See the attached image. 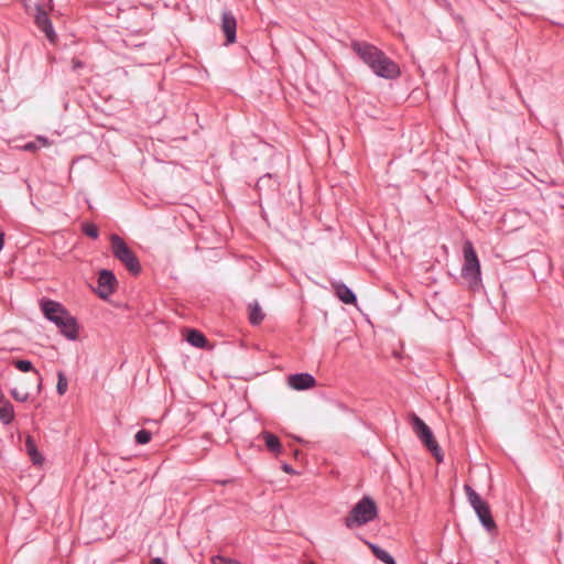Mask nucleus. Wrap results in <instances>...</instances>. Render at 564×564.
<instances>
[{"instance_id":"f257e3e1","label":"nucleus","mask_w":564,"mask_h":564,"mask_svg":"<svg viewBox=\"0 0 564 564\" xmlns=\"http://www.w3.org/2000/svg\"><path fill=\"white\" fill-rule=\"evenodd\" d=\"M351 48L376 76L384 79H395L400 76L399 65L377 46L364 41H352Z\"/></svg>"},{"instance_id":"f03ea898","label":"nucleus","mask_w":564,"mask_h":564,"mask_svg":"<svg viewBox=\"0 0 564 564\" xmlns=\"http://www.w3.org/2000/svg\"><path fill=\"white\" fill-rule=\"evenodd\" d=\"M40 308L45 318L55 324L67 339L76 340L78 338V322L62 303L51 299H42Z\"/></svg>"},{"instance_id":"7ed1b4c3","label":"nucleus","mask_w":564,"mask_h":564,"mask_svg":"<svg viewBox=\"0 0 564 564\" xmlns=\"http://www.w3.org/2000/svg\"><path fill=\"white\" fill-rule=\"evenodd\" d=\"M378 517V507L369 496H364L344 518L347 529H356L368 524Z\"/></svg>"},{"instance_id":"20e7f679","label":"nucleus","mask_w":564,"mask_h":564,"mask_svg":"<svg viewBox=\"0 0 564 564\" xmlns=\"http://www.w3.org/2000/svg\"><path fill=\"white\" fill-rule=\"evenodd\" d=\"M463 252L464 264L462 268V276L467 282L470 291L478 292L482 288L480 262L470 241L464 243Z\"/></svg>"},{"instance_id":"39448f33","label":"nucleus","mask_w":564,"mask_h":564,"mask_svg":"<svg viewBox=\"0 0 564 564\" xmlns=\"http://www.w3.org/2000/svg\"><path fill=\"white\" fill-rule=\"evenodd\" d=\"M111 249L113 257L119 260L132 275H139L142 271L140 261L126 241L117 234L111 235Z\"/></svg>"},{"instance_id":"423d86ee","label":"nucleus","mask_w":564,"mask_h":564,"mask_svg":"<svg viewBox=\"0 0 564 564\" xmlns=\"http://www.w3.org/2000/svg\"><path fill=\"white\" fill-rule=\"evenodd\" d=\"M410 422L412 429L417 436V438L422 442V444L426 447L429 452L435 457V459L441 463L444 459L443 452L436 442L434 434L430 426L415 413H411Z\"/></svg>"},{"instance_id":"0eeeda50","label":"nucleus","mask_w":564,"mask_h":564,"mask_svg":"<svg viewBox=\"0 0 564 564\" xmlns=\"http://www.w3.org/2000/svg\"><path fill=\"white\" fill-rule=\"evenodd\" d=\"M468 502L476 512L481 525L491 532L496 530L497 525L492 518L489 505L469 486H464Z\"/></svg>"},{"instance_id":"6e6552de","label":"nucleus","mask_w":564,"mask_h":564,"mask_svg":"<svg viewBox=\"0 0 564 564\" xmlns=\"http://www.w3.org/2000/svg\"><path fill=\"white\" fill-rule=\"evenodd\" d=\"M97 282L98 288L95 292L102 300H107L115 292L118 284L115 273L108 269H101L98 272Z\"/></svg>"},{"instance_id":"1a4fd4ad","label":"nucleus","mask_w":564,"mask_h":564,"mask_svg":"<svg viewBox=\"0 0 564 564\" xmlns=\"http://www.w3.org/2000/svg\"><path fill=\"white\" fill-rule=\"evenodd\" d=\"M254 188L260 198L262 196L272 198L275 197L280 191V182L276 175L267 173L258 178Z\"/></svg>"},{"instance_id":"9d476101","label":"nucleus","mask_w":564,"mask_h":564,"mask_svg":"<svg viewBox=\"0 0 564 564\" xmlns=\"http://www.w3.org/2000/svg\"><path fill=\"white\" fill-rule=\"evenodd\" d=\"M34 23L37 29L45 34L48 42L54 43L57 40L52 21L43 6L40 3L35 4Z\"/></svg>"},{"instance_id":"9b49d317","label":"nucleus","mask_w":564,"mask_h":564,"mask_svg":"<svg viewBox=\"0 0 564 564\" xmlns=\"http://www.w3.org/2000/svg\"><path fill=\"white\" fill-rule=\"evenodd\" d=\"M220 29L226 37V44H232L237 40V20L229 10L221 12Z\"/></svg>"},{"instance_id":"f8f14e48","label":"nucleus","mask_w":564,"mask_h":564,"mask_svg":"<svg viewBox=\"0 0 564 564\" xmlns=\"http://www.w3.org/2000/svg\"><path fill=\"white\" fill-rule=\"evenodd\" d=\"M288 384L296 391H305L316 386L315 378L308 372L293 373L288 377Z\"/></svg>"},{"instance_id":"ddd939ff","label":"nucleus","mask_w":564,"mask_h":564,"mask_svg":"<svg viewBox=\"0 0 564 564\" xmlns=\"http://www.w3.org/2000/svg\"><path fill=\"white\" fill-rule=\"evenodd\" d=\"M335 293L337 297L345 304H356L357 296L354 291L348 288L345 283H336L334 284Z\"/></svg>"},{"instance_id":"4468645a","label":"nucleus","mask_w":564,"mask_h":564,"mask_svg":"<svg viewBox=\"0 0 564 564\" xmlns=\"http://www.w3.org/2000/svg\"><path fill=\"white\" fill-rule=\"evenodd\" d=\"M25 449L28 455L30 456V459L34 465H41L44 460V457L39 452L36 443L33 438V436L28 435L25 438Z\"/></svg>"},{"instance_id":"2eb2a0df","label":"nucleus","mask_w":564,"mask_h":564,"mask_svg":"<svg viewBox=\"0 0 564 564\" xmlns=\"http://www.w3.org/2000/svg\"><path fill=\"white\" fill-rule=\"evenodd\" d=\"M15 417L14 408L6 398L0 402V422L9 425Z\"/></svg>"},{"instance_id":"dca6fc26","label":"nucleus","mask_w":564,"mask_h":564,"mask_svg":"<svg viewBox=\"0 0 564 564\" xmlns=\"http://www.w3.org/2000/svg\"><path fill=\"white\" fill-rule=\"evenodd\" d=\"M186 341L196 348H205L208 345L206 336L194 328L187 330Z\"/></svg>"},{"instance_id":"f3484780","label":"nucleus","mask_w":564,"mask_h":564,"mask_svg":"<svg viewBox=\"0 0 564 564\" xmlns=\"http://www.w3.org/2000/svg\"><path fill=\"white\" fill-rule=\"evenodd\" d=\"M365 543L369 546V549L371 550V552L376 556V558H378L382 563L397 564L395 560L388 551L383 550L382 547H380L379 545H377L375 543H371L368 541H365Z\"/></svg>"},{"instance_id":"a211bd4d","label":"nucleus","mask_w":564,"mask_h":564,"mask_svg":"<svg viewBox=\"0 0 564 564\" xmlns=\"http://www.w3.org/2000/svg\"><path fill=\"white\" fill-rule=\"evenodd\" d=\"M262 437L265 442L267 448L273 454H280L282 452V444L279 437L270 432H262Z\"/></svg>"},{"instance_id":"6ab92c4d","label":"nucleus","mask_w":564,"mask_h":564,"mask_svg":"<svg viewBox=\"0 0 564 564\" xmlns=\"http://www.w3.org/2000/svg\"><path fill=\"white\" fill-rule=\"evenodd\" d=\"M264 316L257 301L249 304V322L251 325H259L264 319Z\"/></svg>"},{"instance_id":"aec40b11","label":"nucleus","mask_w":564,"mask_h":564,"mask_svg":"<svg viewBox=\"0 0 564 564\" xmlns=\"http://www.w3.org/2000/svg\"><path fill=\"white\" fill-rule=\"evenodd\" d=\"M11 364L21 372L33 371L37 376L40 380L39 387H41L42 377L40 372L36 369H34L32 361L28 359H13Z\"/></svg>"},{"instance_id":"412c9836","label":"nucleus","mask_w":564,"mask_h":564,"mask_svg":"<svg viewBox=\"0 0 564 564\" xmlns=\"http://www.w3.org/2000/svg\"><path fill=\"white\" fill-rule=\"evenodd\" d=\"M68 387V380L63 371L57 372V384L56 392L58 395H63L66 393Z\"/></svg>"},{"instance_id":"4be33fe9","label":"nucleus","mask_w":564,"mask_h":564,"mask_svg":"<svg viewBox=\"0 0 564 564\" xmlns=\"http://www.w3.org/2000/svg\"><path fill=\"white\" fill-rule=\"evenodd\" d=\"M152 434L150 431L142 429L134 435V441L139 445H145L151 441Z\"/></svg>"},{"instance_id":"5701e85b","label":"nucleus","mask_w":564,"mask_h":564,"mask_svg":"<svg viewBox=\"0 0 564 564\" xmlns=\"http://www.w3.org/2000/svg\"><path fill=\"white\" fill-rule=\"evenodd\" d=\"M83 232L91 239H97L99 237V229L93 223H85L83 225Z\"/></svg>"},{"instance_id":"b1692460","label":"nucleus","mask_w":564,"mask_h":564,"mask_svg":"<svg viewBox=\"0 0 564 564\" xmlns=\"http://www.w3.org/2000/svg\"><path fill=\"white\" fill-rule=\"evenodd\" d=\"M11 397L19 402H26L29 400V393L28 392H20L17 388H12L10 390Z\"/></svg>"},{"instance_id":"393cba45","label":"nucleus","mask_w":564,"mask_h":564,"mask_svg":"<svg viewBox=\"0 0 564 564\" xmlns=\"http://www.w3.org/2000/svg\"><path fill=\"white\" fill-rule=\"evenodd\" d=\"M213 564H238V562L235 560L226 558L221 555H216L213 557Z\"/></svg>"},{"instance_id":"a878e982","label":"nucleus","mask_w":564,"mask_h":564,"mask_svg":"<svg viewBox=\"0 0 564 564\" xmlns=\"http://www.w3.org/2000/svg\"><path fill=\"white\" fill-rule=\"evenodd\" d=\"M85 67V63L78 58H73L72 61V69L74 72L78 70L79 68Z\"/></svg>"},{"instance_id":"bb28decb","label":"nucleus","mask_w":564,"mask_h":564,"mask_svg":"<svg viewBox=\"0 0 564 564\" xmlns=\"http://www.w3.org/2000/svg\"><path fill=\"white\" fill-rule=\"evenodd\" d=\"M281 468L286 474H295V470L293 469V467L290 464H288V463H283Z\"/></svg>"},{"instance_id":"cd10ccee","label":"nucleus","mask_w":564,"mask_h":564,"mask_svg":"<svg viewBox=\"0 0 564 564\" xmlns=\"http://www.w3.org/2000/svg\"><path fill=\"white\" fill-rule=\"evenodd\" d=\"M36 149H37V145L35 142H28L24 145V150H26V151H35Z\"/></svg>"},{"instance_id":"c85d7f7f","label":"nucleus","mask_w":564,"mask_h":564,"mask_svg":"<svg viewBox=\"0 0 564 564\" xmlns=\"http://www.w3.org/2000/svg\"><path fill=\"white\" fill-rule=\"evenodd\" d=\"M4 246V232L0 229V251Z\"/></svg>"},{"instance_id":"c756f323","label":"nucleus","mask_w":564,"mask_h":564,"mask_svg":"<svg viewBox=\"0 0 564 564\" xmlns=\"http://www.w3.org/2000/svg\"><path fill=\"white\" fill-rule=\"evenodd\" d=\"M150 564H164L161 557H154L151 560Z\"/></svg>"},{"instance_id":"7c9ffc66","label":"nucleus","mask_w":564,"mask_h":564,"mask_svg":"<svg viewBox=\"0 0 564 564\" xmlns=\"http://www.w3.org/2000/svg\"><path fill=\"white\" fill-rule=\"evenodd\" d=\"M20 1L23 3V6H24L25 8H28V7H29V1H30V0H20Z\"/></svg>"},{"instance_id":"2f4dec72","label":"nucleus","mask_w":564,"mask_h":564,"mask_svg":"<svg viewBox=\"0 0 564 564\" xmlns=\"http://www.w3.org/2000/svg\"><path fill=\"white\" fill-rule=\"evenodd\" d=\"M455 19H456L457 21H459V22H462V21H463V18H462L460 15L455 17Z\"/></svg>"},{"instance_id":"473e14b6","label":"nucleus","mask_w":564,"mask_h":564,"mask_svg":"<svg viewBox=\"0 0 564 564\" xmlns=\"http://www.w3.org/2000/svg\"><path fill=\"white\" fill-rule=\"evenodd\" d=\"M40 141H43L44 143L46 142V139L44 138H39Z\"/></svg>"},{"instance_id":"72a5a7b5","label":"nucleus","mask_w":564,"mask_h":564,"mask_svg":"<svg viewBox=\"0 0 564 564\" xmlns=\"http://www.w3.org/2000/svg\"><path fill=\"white\" fill-rule=\"evenodd\" d=\"M228 481H229V480H224V481H221L220 484H221V485H226Z\"/></svg>"},{"instance_id":"f704fd0d","label":"nucleus","mask_w":564,"mask_h":564,"mask_svg":"<svg viewBox=\"0 0 564 564\" xmlns=\"http://www.w3.org/2000/svg\"><path fill=\"white\" fill-rule=\"evenodd\" d=\"M48 2L51 3V2H52V0H48Z\"/></svg>"},{"instance_id":"c9c22d12","label":"nucleus","mask_w":564,"mask_h":564,"mask_svg":"<svg viewBox=\"0 0 564 564\" xmlns=\"http://www.w3.org/2000/svg\"><path fill=\"white\" fill-rule=\"evenodd\" d=\"M310 564H315V563H310Z\"/></svg>"}]
</instances>
